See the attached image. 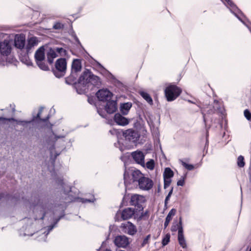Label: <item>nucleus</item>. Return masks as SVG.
Listing matches in <instances>:
<instances>
[{"mask_svg":"<svg viewBox=\"0 0 251 251\" xmlns=\"http://www.w3.org/2000/svg\"><path fill=\"white\" fill-rule=\"evenodd\" d=\"M225 0L227 2V4L231 6L232 8H237L236 5L231 0Z\"/></svg>","mask_w":251,"mask_h":251,"instance_id":"43","label":"nucleus"},{"mask_svg":"<svg viewBox=\"0 0 251 251\" xmlns=\"http://www.w3.org/2000/svg\"><path fill=\"white\" fill-rule=\"evenodd\" d=\"M82 69L81 60L79 59L73 60L71 66V72L77 74Z\"/></svg>","mask_w":251,"mask_h":251,"instance_id":"17","label":"nucleus"},{"mask_svg":"<svg viewBox=\"0 0 251 251\" xmlns=\"http://www.w3.org/2000/svg\"><path fill=\"white\" fill-rule=\"evenodd\" d=\"M58 155H59V154L56 153V155H55V157H54V160H53V161H55V158H56V157H57Z\"/></svg>","mask_w":251,"mask_h":251,"instance_id":"53","label":"nucleus"},{"mask_svg":"<svg viewBox=\"0 0 251 251\" xmlns=\"http://www.w3.org/2000/svg\"><path fill=\"white\" fill-rule=\"evenodd\" d=\"M207 143H208V140L207 139V140H206V144H205V148H206V145H207Z\"/></svg>","mask_w":251,"mask_h":251,"instance_id":"54","label":"nucleus"},{"mask_svg":"<svg viewBox=\"0 0 251 251\" xmlns=\"http://www.w3.org/2000/svg\"><path fill=\"white\" fill-rule=\"evenodd\" d=\"M145 202V199L143 196L135 194L131 197L129 203L130 205L134 206V209L139 212L143 210V205Z\"/></svg>","mask_w":251,"mask_h":251,"instance_id":"6","label":"nucleus"},{"mask_svg":"<svg viewBox=\"0 0 251 251\" xmlns=\"http://www.w3.org/2000/svg\"><path fill=\"white\" fill-rule=\"evenodd\" d=\"M43 108L41 107L39 111L37 114V116L36 117H33L31 121H17L15 119V121L18 124H21L23 126H25L27 124H30L32 122H33L35 121L36 119H38L40 121H42L44 122H46L48 121V120L50 118V116L48 115L45 118L42 119L40 118V116L41 114V113L42 112Z\"/></svg>","mask_w":251,"mask_h":251,"instance_id":"12","label":"nucleus"},{"mask_svg":"<svg viewBox=\"0 0 251 251\" xmlns=\"http://www.w3.org/2000/svg\"><path fill=\"white\" fill-rule=\"evenodd\" d=\"M171 235L170 233H167L165 235L162 240V245L164 247L168 244L170 241Z\"/></svg>","mask_w":251,"mask_h":251,"instance_id":"33","label":"nucleus"},{"mask_svg":"<svg viewBox=\"0 0 251 251\" xmlns=\"http://www.w3.org/2000/svg\"><path fill=\"white\" fill-rule=\"evenodd\" d=\"M140 95L145 99L149 104L152 105L153 104V100L151 96L147 92L141 91Z\"/></svg>","mask_w":251,"mask_h":251,"instance_id":"30","label":"nucleus"},{"mask_svg":"<svg viewBox=\"0 0 251 251\" xmlns=\"http://www.w3.org/2000/svg\"><path fill=\"white\" fill-rule=\"evenodd\" d=\"M1 56L2 55L1 54V53H0V60H1Z\"/></svg>","mask_w":251,"mask_h":251,"instance_id":"57","label":"nucleus"},{"mask_svg":"<svg viewBox=\"0 0 251 251\" xmlns=\"http://www.w3.org/2000/svg\"><path fill=\"white\" fill-rule=\"evenodd\" d=\"M11 48L8 40L0 42V53L3 56H7L11 52Z\"/></svg>","mask_w":251,"mask_h":251,"instance_id":"14","label":"nucleus"},{"mask_svg":"<svg viewBox=\"0 0 251 251\" xmlns=\"http://www.w3.org/2000/svg\"><path fill=\"white\" fill-rule=\"evenodd\" d=\"M203 121L205 123V114H203Z\"/></svg>","mask_w":251,"mask_h":251,"instance_id":"52","label":"nucleus"},{"mask_svg":"<svg viewBox=\"0 0 251 251\" xmlns=\"http://www.w3.org/2000/svg\"><path fill=\"white\" fill-rule=\"evenodd\" d=\"M181 164L185 168H186L188 170H192L194 169V167L193 165L191 164H188L186 163V162L181 161Z\"/></svg>","mask_w":251,"mask_h":251,"instance_id":"38","label":"nucleus"},{"mask_svg":"<svg viewBox=\"0 0 251 251\" xmlns=\"http://www.w3.org/2000/svg\"><path fill=\"white\" fill-rule=\"evenodd\" d=\"M125 140L130 142L135 143L139 140L140 135L137 131L134 130L129 129L125 131L121 130Z\"/></svg>","mask_w":251,"mask_h":251,"instance_id":"7","label":"nucleus"},{"mask_svg":"<svg viewBox=\"0 0 251 251\" xmlns=\"http://www.w3.org/2000/svg\"><path fill=\"white\" fill-rule=\"evenodd\" d=\"M180 227L183 228L181 217L179 218L178 223H177L176 221L174 222L173 225L171 226V230L173 232L176 231L178 230V232L179 229H180Z\"/></svg>","mask_w":251,"mask_h":251,"instance_id":"28","label":"nucleus"},{"mask_svg":"<svg viewBox=\"0 0 251 251\" xmlns=\"http://www.w3.org/2000/svg\"><path fill=\"white\" fill-rule=\"evenodd\" d=\"M101 84V83L100 81V78L92 73L91 80L89 84L92 85L97 87H99L100 86Z\"/></svg>","mask_w":251,"mask_h":251,"instance_id":"25","label":"nucleus"},{"mask_svg":"<svg viewBox=\"0 0 251 251\" xmlns=\"http://www.w3.org/2000/svg\"><path fill=\"white\" fill-rule=\"evenodd\" d=\"M127 223V233L131 235H134L137 232L136 226L131 222H128Z\"/></svg>","mask_w":251,"mask_h":251,"instance_id":"29","label":"nucleus"},{"mask_svg":"<svg viewBox=\"0 0 251 251\" xmlns=\"http://www.w3.org/2000/svg\"><path fill=\"white\" fill-rule=\"evenodd\" d=\"M104 251H111L109 249H106Z\"/></svg>","mask_w":251,"mask_h":251,"instance_id":"55","label":"nucleus"},{"mask_svg":"<svg viewBox=\"0 0 251 251\" xmlns=\"http://www.w3.org/2000/svg\"><path fill=\"white\" fill-rule=\"evenodd\" d=\"M56 183L58 185H60V188H61L62 190H63L64 193L65 195H68V198H69L70 195L68 194L67 193H69L71 192V188L69 186H67L68 188L67 190H66L65 186L66 185L63 182V179L61 178H58L56 180Z\"/></svg>","mask_w":251,"mask_h":251,"instance_id":"23","label":"nucleus"},{"mask_svg":"<svg viewBox=\"0 0 251 251\" xmlns=\"http://www.w3.org/2000/svg\"><path fill=\"white\" fill-rule=\"evenodd\" d=\"M34 58L38 66L44 71H48L49 68L44 62L45 59V49L43 46L40 47L35 52Z\"/></svg>","mask_w":251,"mask_h":251,"instance_id":"4","label":"nucleus"},{"mask_svg":"<svg viewBox=\"0 0 251 251\" xmlns=\"http://www.w3.org/2000/svg\"><path fill=\"white\" fill-rule=\"evenodd\" d=\"M173 187H172L171 188V189L170 190V192H169L168 194V196H171L172 193H173Z\"/></svg>","mask_w":251,"mask_h":251,"instance_id":"48","label":"nucleus"},{"mask_svg":"<svg viewBox=\"0 0 251 251\" xmlns=\"http://www.w3.org/2000/svg\"><path fill=\"white\" fill-rule=\"evenodd\" d=\"M25 63L27 65V66H31L32 65V62L31 61V60H30L29 59H27L26 57L25 58Z\"/></svg>","mask_w":251,"mask_h":251,"instance_id":"46","label":"nucleus"},{"mask_svg":"<svg viewBox=\"0 0 251 251\" xmlns=\"http://www.w3.org/2000/svg\"><path fill=\"white\" fill-rule=\"evenodd\" d=\"M237 165L239 167H243L245 166L244 158L240 155L237 158Z\"/></svg>","mask_w":251,"mask_h":251,"instance_id":"34","label":"nucleus"},{"mask_svg":"<svg viewBox=\"0 0 251 251\" xmlns=\"http://www.w3.org/2000/svg\"><path fill=\"white\" fill-rule=\"evenodd\" d=\"M11 121H15V119L13 118H4L0 117V123L3 124H6V122H11Z\"/></svg>","mask_w":251,"mask_h":251,"instance_id":"37","label":"nucleus"},{"mask_svg":"<svg viewBox=\"0 0 251 251\" xmlns=\"http://www.w3.org/2000/svg\"><path fill=\"white\" fill-rule=\"evenodd\" d=\"M181 92V89L175 84L169 85L164 90L165 96L168 101H172L175 100Z\"/></svg>","mask_w":251,"mask_h":251,"instance_id":"2","label":"nucleus"},{"mask_svg":"<svg viewBox=\"0 0 251 251\" xmlns=\"http://www.w3.org/2000/svg\"><path fill=\"white\" fill-rule=\"evenodd\" d=\"M38 40L36 37H32L28 39L26 46L27 51H29L32 47L38 44Z\"/></svg>","mask_w":251,"mask_h":251,"instance_id":"24","label":"nucleus"},{"mask_svg":"<svg viewBox=\"0 0 251 251\" xmlns=\"http://www.w3.org/2000/svg\"><path fill=\"white\" fill-rule=\"evenodd\" d=\"M25 39L23 36H16L15 39V46L20 49H22L25 45Z\"/></svg>","mask_w":251,"mask_h":251,"instance_id":"19","label":"nucleus"},{"mask_svg":"<svg viewBox=\"0 0 251 251\" xmlns=\"http://www.w3.org/2000/svg\"><path fill=\"white\" fill-rule=\"evenodd\" d=\"M139 180H140L138 181V185L141 189L149 190L152 187L153 183L151 179L143 176Z\"/></svg>","mask_w":251,"mask_h":251,"instance_id":"11","label":"nucleus"},{"mask_svg":"<svg viewBox=\"0 0 251 251\" xmlns=\"http://www.w3.org/2000/svg\"><path fill=\"white\" fill-rule=\"evenodd\" d=\"M57 56V55L54 50L50 48L47 53V60L49 64H51L53 62V60Z\"/></svg>","mask_w":251,"mask_h":251,"instance_id":"22","label":"nucleus"},{"mask_svg":"<svg viewBox=\"0 0 251 251\" xmlns=\"http://www.w3.org/2000/svg\"><path fill=\"white\" fill-rule=\"evenodd\" d=\"M138 212L135 209L127 207L122 210H119L116 213L115 219L117 221L126 220L131 218L133 216L136 218Z\"/></svg>","mask_w":251,"mask_h":251,"instance_id":"1","label":"nucleus"},{"mask_svg":"<svg viewBox=\"0 0 251 251\" xmlns=\"http://www.w3.org/2000/svg\"><path fill=\"white\" fill-rule=\"evenodd\" d=\"M3 198L5 199L6 200H12L13 199H15L16 201H17L19 200L20 197H13L8 194L0 193V200Z\"/></svg>","mask_w":251,"mask_h":251,"instance_id":"31","label":"nucleus"},{"mask_svg":"<svg viewBox=\"0 0 251 251\" xmlns=\"http://www.w3.org/2000/svg\"><path fill=\"white\" fill-rule=\"evenodd\" d=\"M174 175L173 171L170 168H166L163 173V178H171Z\"/></svg>","mask_w":251,"mask_h":251,"instance_id":"32","label":"nucleus"},{"mask_svg":"<svg viewBox=\"0 0 251 251\" xmlns=\"http://www.w3.org/2000/svg\"><path fill=\"white\" fill-rule=\"evenodd\" d=\"M66 68L67 62L66 59L61 58L56 60L55 68L52 69V72L56 77L60 78L65 75Z\"/></svg>","mask_w":251,"mask_h":251,"instance_id":"3","label":"nucleus"},{"mask_svg":"<svg viewBox=\"0 0 251 251\" xmlns=\"http://www.w3.org/2000/svg\"><path fill=\"white\" fill-rule=\"evenodd\" d=\"M138 215L136 216V218L139 220H141L145 217H148V211H146L145 212H143V210L141 212H139Z\"/></svg>","mask_w":251,"mask_h":251,"instance_id":"36","label":"nucleus"},{"mask_svg":"<svg viewBox=\"0 0 251 251\" xmlns=\"http://www.w3.org/2000/svg\"><path fill=\"white\" fill-rule=\"evenodd\" d=\"M131 156L133 160L138 164L144 166L145 164L144 158L145 155L142 151H136L131 153Z\"/></svg>","mask_w":251,"mask_h":251,"instance_id":"15","label":"nucleus"},{"mask_svg":"<svg viewBox=\"0 0 251 251\" xmlns=\"http://www.w3.org/2000/svg\"><path fill=\"white\" fill-rule=\"evenodd\" d=\"M184 183H185V180H184V177H183L182 178L179 179L177 182V186H183L184 185Z\"/></svg>","mask_w":251,"mask_h":251,"instance_id":"44","label":"nucleus"},{"mask_svg":"<svg viewBox=\"0 0 251 251\" xmlns=\"http://www.w3.org/2000/svg\"><path fill=\"white\" fill-rule=\"evenodd\" d=\"M171 183V178H164V189L167 188L169 187Z\"/></svg>","mask_w":251,"mask_h":251,"instance_id":"41","label":"nucleus"},{"mask_svg":"<svg viewBox=\"0 0 251 251\" xmlns=\"http://www.w3.org/2000/svg\"><path fill=\"white\" fill-rule=\"evenodd\" d=\"M56 51L58 53L61 54L63 52H65V50L63 49L62 48H56Z\"/></svg>","mask_w":251,"mask_h":251,"instance_id":"45","label":"nucleus"},{"mask_svg":"<svg viewBox=\"0 0 251 251\" xmlns=\"http://www.w3.org/2000/svg\"><path fill=\"white\" fill-rule=\"evenodd\" d=\"M114 120L117 124L120 126H124L129 123L128 120L120 113L115 114Z\"/></svg>","mask_w":251,"mask_h":251,"instance_id":"18","label":"nucleus"},{"mask_svg":"<svg viewBox=\"0 0 251 251\" xmlns=\"http://www.w3.org/2000/svg\"><path fill=\"white\" fill-rule=\"evenodd\" d=\"M75 41L78 43H80V42L78 39V38L75 36Z\"/></svg>","mask_w":251,"mask_h":251,"instance_id":"51","label":"nucleus"},{"mask_svg":"<svg viewBox=\"0 0 251 251\" xmlns=\"http://www.w3.org/2000/svg\"><path fill=\"white\" fill-rule=\"evenodd\" d=\"M154 161L153 159H151L146 163V167L151 170H152L154 169Z\"/></svg>","mask_w":251,"mask_h":251,"instance_id":"35","label":"nucleus"},{"mask_svg":"<svg viewBox=\"0 0 251 251\" xmlns=\"http://www.w3.org/2000/svg\"><path fill=\"white\" fill-rule=\"evenodd\" d=\"M77 77V74L71 72L70 75L65 78V81L69 85L76 84L78 83Z\"/></svg>","mask_w":251,"mask_h":251,"instance_id":"20","label":"nucleus"},{"mask_svg":"<svg viewBox=\"0 0 251 251\" xmlns=\"http://www.w3.org/2000/svg\"><path fill=\"white\" fill-rule=\"evenodd\" d=\"M115 245L119 248H126L129 245L128 238L125 235L117 236L114 239Z\"/></svg>","mask_w":251,"mask_h":251,"instance_id":"13","label":"nucleus"},{"mask_svg":"<svg viewBox=\"0 0 251 251\" xmlns=\"http://www.w3.org/2000/svg\"><path fill=\"white\" fill-rule=\"evenodd\" d=\"M106 111L109 114H113L117 110V103L116 100H108L105 106Z\"/></svg>","mask_w":251,"mask_h":251,"instance_id":"16","label":"nucleus"},{"mask_svg":"<svg viewBox=\"0 0 251 251\" xmlns=\"http://www.w3.org/2000/svg\"><path fill=\"white\" fill-rule=\"evenodd\" d=\"M75 41L78 43H80V42L78 39V38L75 36Z\"/></svg>","mask_w":251,"mask_h":251,"instance_id":"50","label":"nucleus"},{"mask_svg":"<svg viewBox=\"0 0 251 251\" xmlns=\"http://www.w3.org/2000/svg\"><path fill=\"white\" fill-rule=\"evenodd\" d=\"M92 73L89 70L85 69L77 80L78 84L83 87L89 86Z\"/></svg>","mask_w":251,"mask_h":251,"instance_id":"9","label":"nucleus"},{"mask_svg":"<svg viewBox=\"0 0 251 251\" xmlns=\"http://www.w3.org/2000/svg\"><path fill=\"white\" fill-rule=\"evenodd\" d=\"M244 114L246 118L249 120H251V113L248 109H245L244 111Z\"/></svg>","mask_w":251,"mask_h":251,"instance_id":"39","label":"nucleus"},{"mask_svg":"<svg viewBox=\"0 0 251 251\" xmlns=\"http://www.w3.org/2000/svg\"><path fill=\"white\" fill-rule=\"evenodd\" d=\"M60 138L59 136H55V139L57 140L58 138Z\"/></svg>","mask_w":251,"mask_h":251,"instance_id":"56","label":"nucleus"},{"mask_svg":"<svg viewBox=\"0 0 251 251\" xmlns=\"http://www.w3.org/2000/svg\"><path fill=\"white\" fill-rule=\"evenodd\" d=\"M151 238V235L149 234L147 235L146 238L144 239L142 244L141 247H144L146 244H148L149 243V241Z\"/></svg>","mask_w":251,"mask_h":251,"instance_id":"42","label":"nucleus"},{"mask_svg":"<svg viewBox=\"0 0 251 251\" xmlns=\"http://www.w3.org/2000/svg\"><path fill=\"white\" fill-rule=\"evenodd\" d=\"M214 102L218 103V101L217 100H214Z\"/></svg>","mask_w":251,"mask_h":251,"instance_id":"58","label":"nucleus"},{"mask_svg":"<svg viewBox=\"0 0 251 251\" xmlns=\"http://www.w3.org/2000/svg\"><path fill=\"white\" fill-rule=\"evenodd\" d=\"M33 212L35 213H39V216L36 215L34 219L37 220H43L47 213V204H33Z\"/></svg>","mask_w":251,"mask_h":251,"instance_id":"8","label":"nucleus"},{"mask_svg":"<svg viewBox=\"0 0 251 251\" xmlns=\"http://www.w3.org/2000/svg\"><path fill=\"white\" fill-rule=\"evenodd\" d=\"M178 241L180 246L183 248H185L187 246L186 241L183 234V228L180 227L178 232Z\"/></svg>","mask_w":251,"mask_h":251,"instance_id":"21","label":"nucleus"},{"mask_svg":"<svg viewBox=\"0 0 251 251\" xmlns=\"http://www.w3.org/2000/svg\"><path fill=\"white\" fill-rule=\"evenodd\" d=\"M64 27L63 24L60 23H56L53 26V28L55 29H61Z\"/></svg>","mask_w":251,"mask_h":251,"instance_id":"40","label":"nucleus"},{"mask_svg":"<svg viewBox=\"0 0 251 251\" xmlns=\"http://www.w3.org/2000/svg\"><path fill=\"white\" fill-rule=\"evenodd\" d=\"M65 200L68 201V202H70V201H73V199L69 198V199H68L66 197H65Z\"/></svg>","mask_w":251,"mask_h":251,"instance_id":"49","label":"nucleus"},{"mask_svg":"<svg viewBox=\"0 0 251 251\" xmlns=\"http://www.w3.org/2000/svg\"><path fill=\"white\" fill-rule=\"evenodd\" d=\"M132 106L131 102H126L121 105L120 110L123 114L126 115Z\"/></svg>","mask_w":251,"mask_h":251,"instance_id":"26","label":"nucleus"},{"mask_svg":"<svg viewBox=\"0 0 251 251\" xmlns=\"http://www.w3.org/2000/svg\"><path fill=\"white\" fill-rule=\"evenodd\" d=\"M237 18H238V19L242 21L241 19L239 17H237Z\"/></svg>","mask_w":251,"mask_h":251,"instance_id":"59","label":"nucleus"},{"mask_svg":"<svg viewBox=\"0 0 251 251\" xmlns=\"http://www.w3.org/2000/svg\"><path fill=\"white\" fill-rule=\"evenodd\" d=\"M98 100L101 101H107L110 100L113 96V94L107 89L99 90L96 94Z\"/></svg>","mask_w":251,"mask_h":251,"instance_id":"10","label":"nucleus"},{"mask_svg":"<svg viewBox=\"0 0 251 251\" xmlns=\"http://www.w3.org/2000/svg\"><path fill=\"white\" fill-rule=\"evenodd\" d=\"M143 174L138 170H131L130 175L129 172L125 171L124 175V182L125 184H130L135 182H138L143 176Z\"/></svg>","mask_w":251,"mask_h":251,"instance_id":"5","label":"nucleus"},{"mask_svg":"<svg viewBox=\"0 0 251 251\" xmlns=\"http://www.w3.org/2000/svg\"><path fill=\"white\" fill-rule=\"evenodd\" d=\"M176 212V210L174 208L171 209L170 211V212H169L168 214L167 215V216L165 219V221L164 223V228H166L168 226L170 222L172 220V217L175 215Z\"/></svg>","mask_w":251,"mask_h":251,"instance_id":"27","label":"nucleus"},{"mask_svg":"<svg viewBox=\"0 0 251 251\" xmlns=\"http://www.w3.org/2000/svg\"><path fill=\"white\" fill-rule=\"evenodd\" d=\"M170 196H167L165 200V205H166L168 203V201L170 200Z\"/></svg>","mask_w":251,"mask_h":251,"instance_id":"47","label":"nucleus"}]
</instances>
